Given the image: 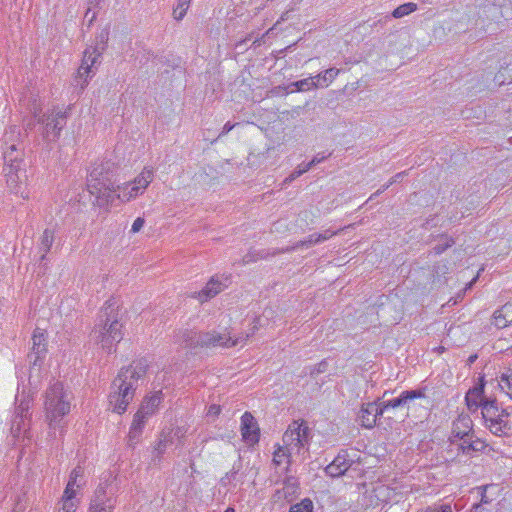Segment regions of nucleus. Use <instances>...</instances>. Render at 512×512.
Returning a JSON list of instances; mask_svg holds the SVG:
<instances>
[{"instance_id":"f257e3e1","label":"nucleus","mask_w":512,"mask_h":512,"mask_svg":"<svg viewBox=\"0 0 512 512\" xmlns=\"http://www.w3.org/2000/svg\"><path fill=\"white\" fill-rule=\"evenodd\" d=\"M121 320L122 315L117 301L114 299L106 301L99 312L91 337L108 354L115 351L117 343L123 338Z\"/></svg>"},{"instance_id":"f03ea898","label":"nucleus","mask_w":512,"mask_h":512,"mask_svg":"<svg viewBox=\"0 0 512 512\" xmlns=\"http://www.w3.org/2000/svg\"><path fill=\"white\" fill-rule=\"evenodd\" d=\"M117 167L111 160L96 161L87 178V188L94 197L93 204L100 208H108L115 201L113 179Z\"/></svg>"},{"instance_id":"7ed1b4c3","label":"nucleus","mask_w":512,"mask_h":512,"mask_svg":"<svg viewBox=\"0 0 512 512\" xmlns=\"http://www.w3.org/2000/svg\"><path fill=\"white\" fill-rule=\"evenodd\" d=\"M146 365L139 361L122 368L111 385L109 406L113 412L122 414L133 400L137 381L145 374Z\"/></svg>"},{"instance_id":"20e7f679","label":"nucleus","mask_w":512,"mask_h":512,"mask_svg":"<svg viewBox=\"0 0 512 512\" xmlns=\"http://www.w3.org/2000/svg\"><path fill=\"white\" fill-rule=\"evenodd\" d=\"M258 329L257 323L253 325L250 332L246 334H239L238 336H231V333L227 329L222 331L211 330L207 332H200L194 334V338H191L190 346H200L205 348H230L237 345H244L246 340L255 333Z\"/></svg>"},{"instance_id":"39448f33","label":"nucleus","mask_w":512,"mask_h":512,"mask_svg":"<svg viewBox=\"0 0 512 512\" xmlns=\"http://www.w3.org/2000/svg\"><path fill=\"white\" fill-rule=\"evenodd\" d=\"M70 396L62 383L56 382L46 392L45 410L46 418L52 428H56L61 419L70 412Z\"/></svg>"},{"instance_id":"423d86ee","label":"nucleus","mask_w":512,"mask_h":512,"mask_svg":"<svg viewBox=\"0 0 512 512\" xmlns=\"http://www.w3.org/2000/svg\"><path fill=\"white\" fill-rule=\"evenodd\" d=\"M98 39L101 46L89 47L84 51L81 65L78 68L77 74L73 80V85L75 87H80L81 91L85 89L89 79L92 78L96 73V64L99 63L98 60L102 54V51L105 49L106 42L108 41V32L103 30L99 34Z\"/></svg>"},{"instance_id":"0eeeda50","label":"nucleus","mask_w":512,"mask_h":512,"mask_svg":"<svg viewBox=\"0 0 512 512\" xmlns=\"http://www.w3.org/2000/svg\"><path fill=\"white\" fill-rule=\"evenodd\" d=\"M154 179L152 167H144L142 171L131 181L118 185L115 188V200L128 203L143 195Z\"/></svg>"},{"instance_id":"6e6552de","label":"nucleus","mask_w":512,"mask_h":512,"mask_svg":"<svg viewBox=\"0 0 512 512\" xmlns=\"http://www.w3.org/2000/svg\"><path fill=\"white\" fill-rule=\"evenodd\" d=\"M482 417L486 427L494 435L501 436L510 430L509 416L507 409H500L495 399L486 402L481 409Z\"/></svg>"},{"instance_id":"1a4fd4ad","label":"nucleus","mask_w":512,"mask_h":512,"mask_svg":"<svg viewBox=\"0 0 512 512\" xmlns=\"http://www.w3.org/2000/svg\"><path fill=\"white\" fill-rule=\"evenodd\" d=\"M282 441L290 454L304 456L308 451L309 428L303 423L294 421L285 431Z\"/></svg>"},{"instance_id":"9d476101","label":"nucleus","mask_w":512,"mask_h":512,"mask_svg":"<svg viewBox=\"0 0 512 512\" xmlns=\"http://www.w3.org/2000/svg\"><path fill=\"white\" fill-rule=\"evenodd\" d=\"M66 118V112L59 109H53L49 114L43 115L39 119V122L44 125L43 137L47 141H55L66 124Z\"/></svg>"},{"instance_id":"9b49d317","label":"nucleus","mask_w":512,"mask_h":512,"mask_svg":"<svg viewBox=\"0 0 512 512\" xmlns=\"http://www.w3.org/2000/svg\"><path fill=\"white\" fill-rule=\"evenodd\" d=\"M116 499L109 495L106 485H99L91 499L88 512H113Z\"/></svg>"},{"instance_id":"f8f14e48","label":"nucleus","mask_w":512,"mask_h":512,"mask_svg":"<svg viewBox=\"0 0 512 512\" xmlns=\"http://www.w3.org/2000/svg\"><path fill=\"white\" fill-rule=\"evenodd\" d=\"M381 415H383V412L379 402H371L362 405L357 421L362 427L371 429L375 426L377 418Z\"/></svg>"},{"instance_id":"ddd939ff","label":"nucleus","mask_w":512,"mask_h":512,"mask_svg":"<svg viewBox=\"0 0 512 512\" xmlns=\"http://www.w3.org/2000/svg\"><path fill=\"white\" fill-rule=\"evenodd\" d=\"M484 387V377H481L480 383L469 389L466 393L465 401L471 412L477 411L478 408L482 409L484 404L491 400L484 395Z\"/></svg>"},{"instance_id":"4468645a","label":"nucleus","mask_w":512,"mask_h":512,"mask_svg":"<svg viewBox=\"0 0 512 512\" xmlns=\"http://www.w3.org/2000/svg\"><path fill=\"white\" fill-rule=\"evenodd\" d=\"M27 411L28 404L24 403H21L15 411V415L11 423V434L16 440H19L21 437H24L28 432L29 423L26 419L25 414V412Z\"/></svg>"},{"instance_id":"2eb2a0df","label":"nucleus","mask_w":512,"mask_h":512,"mask_svg":"<svg viewBox=\"0 0 512 512\" xmlns=\"http://www.w3.org/2000/svg\"><path fill=\"white\" fill-rule=\"evenodd\" d=\"M228 278H219L218 276L212 277L206 286L199 292H196L193 297L197 298L201 302H205L213 297H215L217 294H219L221 291H223L227 286Z\"/></svg>"},{"instance_id":"dca6fc26","label":"nucleus","mask_w":512,"mask_h":512,"mask_svg":"<svg viewBox=\"0 0 512 512\" xmlns=\"http://www.w3.org/2000/svg\"><path fill=\"white\" fill-rule=\"evenodd\" d=\"M241 433L243 439L249 444H255L259 441V428L249 412H245L241 417Z\"/></svg>"},{"instance_id":"f3484780","label":"nucleus","mask_w":512,"mask_h":512,"mask_svg":"<svg viewBox=\"0 0 512 512\" xmlns=\"http://www.w3.org/2000/svg\"><path fill=\"white\" fill-rule=\"evenodd\" d=\"M3 173L6 177V183L11 191L19 193L21 184L26 178L25 171L20 167H3Z\"/></svg>"},{"instance_id":"a211bd4d","label":"nucleus","mask_w":512,"mask_h":512,"mask_svg":"<svg viewBox=\"0 0 512 512\" xmlns=\"http://www.w3.org/2000/svg\"><path fill=\"white\" fill-rule=\"evenodd\" d=\"M46 348V335L45 332L39 328L35 329L32 336V351L29 355L30 358L34 357L33 365L45 356Z\"/></svg>"},{"instance_id":"6ab92c4d","label":"nucleus","mask_w":512,"mask_h":512,"mask_svg":"<svg viewBox=\"0 0 512 512\" xmlns=\"http://www.w3.org/2000/svg\"><path fill=\"white\" fill-rule=\"evenodd\" d=\"M414 397H422V394L419 391H402L398 397L386 401H379V404L384 413L389 408H404V405L408 404Z\"/></svg>"},{"instance_id":"aec40b11","label":"nucleus","mask_w":512,"mask_h":512,"mask_svg":"<svg viewBox=\"0 0 512 512\" xmlns=\"http://www.w3.org/2000/svg\"><path fill=\"white\" fill-rule=\"evenodd\" d=\"M3 149L4 167L9 166L17 168L22 166L23 153L16 143L8 144V142H5Z\"/></svg>"},{"instance_id":"412c9836","label":"nucleus","mask_w":512,"mask_h":512,"mask_svg":"<svg viewBox=\"0 0 512 512\" xmlns=\"http://www.w3.org/2000/svg\"><path fill=\"white\" fill-rule=\"evenodd\" d=\"M84 485V469L78 465L70 473L68 483L63 493L77 496V493Z\"/></svg>"},{"instance_id":"4be33fe9","label":"nucleus","mask_w":512,"mask_h":512,"mask_svg":"<svg viewBox=\"0 0 512 512\" xmlns=\"http://www.w3.org/2000/svg\"><path fill=\"white\" fill-rule=\"evenodd\" d=\"M471 432L472 420L468 416H460L453 422L451 442L454 443V439L467 438Z\"/></svg>"},{"instance_id":"5701e85b","label":"nucleus","mask_w":512,"mask_h":512,"mask_svg":"<svg viewBox=\"0 0 512 512\" xmlns=\"http://www.w3.org/2000/svg\"><path fill=\"white\" fill-rule=\"evenodd\" d=\"M350 467L346 453L338 454L335 459L325 468L327 475L331 477H339L343 475Z\"/></svg>"},{"instance_id":"b1692460","label":"nucleus","mask_w":512,"mask_h":512,"mask_svg":"<svg viewBox=\"0 0 512 512\" xmlns=\"http://www.w3.org/2000/svg\"><path fill=\"white\" fill-rule=\"evenodd\" d=\"M493 324L497 328H505L512 324V303H506L494 312Z\"/></svg>"},{"instance_id":"393cba45","label":"nucleus","mask_w":512,"mask_h":512,"mask_svg":"<svg viewBox=\"0 0 512 512\" xmlns=\"http://www.w3.org/2000/svg\"><path fill=\"white\" fill-rule=\"evenodd\" d=\"M161 401H162V392L157 391L152 396L145 399L138 410L141 413H143L146 417L149 418L156 412Z\"/></svg>"},{"instance_id":"a878e982","label":"nucleus","mask_w":512,"mask_h":512,"mask_svg":"<svg viewBox=\"0 0 512 512\" xmlns=\"http://www.w3.org/2000/svg\"><path fill=\"white\" fill-rule=\"evenodd\" d=\"M340 69L337 68H329L325 70L323 73H320L314 77L316 89L317 88H326L328 87L335 78L339 75Z\"/></svg>"},{"instance_id":"bb28decb","label":"nucleus","mask_w":512,"mask_h":512,"mask_svg":"<svg viewBox=\"0 0 512 512\" xmlns=\"http://www.w3.org/2000/svg\"><path fill=\"white\" fill-rule=\"evenodd\" d=\"M499 389L512 400V368H507L497 378Z\"/></svg>"},{"instance_id":"cd10ccee","label":"nucleus","mask_w":512,"mask_h":512,"mask_svg":"<svg viewBox=\"0 0 512 512\" xmlns=\"http://www.w3.org/2000/svg\"><path fill=\"white\" fill-rule=\"evenodd\" d=\"M458 450L465 455H471L472 452L481 451L484 449L485 444L481 440H471V436L461 439Z\"/></svg>"},{"instance_id":"c85d7f7f","label":"nucleus","mask_w":512,"mask_h":512,"mask_svg":"<svg viewBox=\"0 0 512 512\" xmlns=\"http://www.w3.org/2000/svg\"><path fill=\"white\" fill-rule=\"evenodd\" d=\"M55 232L52 229H45L40 237L39 250L42 252L41 260H44L46 254L50 251L54 242Z\"/></svg>"},{"instance_id":"c756f323","label":"nucleus","mask_w":512,"mask_h":512,"mask_svg":"<svg viewBox=\"0 0 512 512\" xmlns=\"http://www.w3.org/2000/svg\"><path fill=\"white\" fill-rule=\"evenodd\" d=\"M288 93H293L295 91L304 92L312 89H316L314 77H308L299 81L292 82L287 87Z\"/></svg>"},{"instance_id":"7c9ffc66","label":"nucleus","mask_w":512,"mask_h":512,"mask_svg":"<svg viewBox=\"0 0 512 512\" xmlns=\"http://www.w3.org/2000/svg\"><path fill=\"white\" fill-rule=\"evenodd\" d=\"M79 499L74 495L64 494L59 502L58 512H76Z\"/></svg>"},{"instance_id":"2f4dec72","label":"nucleus","mask_w":512,"mask_h":512,"mask_svg":"<svg viewBox=\"0 0 512 512\" xmlns=\"http://www.w3.org/2000/svg\"><path fill=\"white\" fill-rule=\"evenodd\" d=\"M292 456L293 455L290 454L289 451L283 445H279L278 448L274 452L273 463L276 466H280V465H282L284 463L289 465L290 462H291V457Z\"/></svg>"},{"instance_id":"473e14b6","label":"nucleus","mask_w":512,"mask_h":512,"mask_svg":"<svg viewBox=\"0 0 512 512\" xmlns=\"http://www.w3.org/2000/svg\"><path fill=\"white\" fill-rule=\"evenodd\" d=\"M418 6L416 3L408 2L404 3L397 8H395L392 12V16L394 18H402L404 16H407L417 10Z\"/></svg>"},{"instance_id":"72a5a7b5","label":"nucleus","mask_w":512,"mask_h":512,"mask_svg":"<svg viewBox=\"0 0 512 512\" xmlns=\"http://www.w3.org/2000/svg\"><path fill=\"white\" fill-rule=\"evenodd\" d=\"M191 0H177V4L173 9V15L176 20H181L186 15Z\"/></svg>"},{"instance_id":"f704fd0d","label":"nucleus","mask_w":512,"mask_h":512,"mask_svg":"<svg viewBox=\"0 0 512 512\" xmlns=\"http://www.w3.org/2000/svg\"><path fill=\"white\" fill-rule=\"evenodd\" d=\"M309 169L305 168V164L299 165L288 177H286L281 183V188L287 187L291 182H293L296 178L300 177L304 173L308 172Z\"/></svg>"},{"instance_id":"c9c22d12","label":"nucleus","mask_w":512,"mask_h":512,"mask_svg":"<svg viewBox=\"0 0 512 512\" xmlns=\"http://www.w3.org/2000/svg\"><path fill=\"white\" fill-rule=\"evenodd\" d=\"M316 244H319V240H318L317 234L314 233V234L309 235L305 240L297 242L293 247H291V249H287L286 251L296 250V249H299L302 247L309 248Z\"/></svg>"},{"instance_id":"e433bc0d","label":"nucleus","mask_w":512,"mask_h":512,"mask_svg":"<svg viewBox=\"0 0 512 512\" xmlns=\"http://www.w3.org/2000/svg\"><path fill=\"white\" fill-rule=\"evenodd\" d=\"M313 503L310 499L305 498L300 503L292 505L289 512H312Z\"/></svg>"},{"instance_id":"4c0bfd02","label":"nucleus","mask_w":512,"mask_h":512,"mask_svg":"<svg viewBox=\"0 0 512 512\" xmlns=\"http://www.w3.org/2000/svg\"><path fill=\"white\" fill-rule=\"evenodd\" d=\"M454 240L451 237L448 236H441V243L437 244L433 250L435 254L439 255L442 254L446 249L451 247L454 244Z\"/></svg>"},{"instance_id":"58836bf2","label":"nucleus","mask_w":512,"mask_h":512,"mask_svg":"<svg viewBox=\"0 0 512 512\" xmlns=\"http://www.w3.org/2000/svg\"><path fill=\"white\" fill-rule=\"evenodd\" d=\"M406 172H400V173H397L395 176H393L387 184H385L381 189L377 190L373 195L370 196L369 200H371L372 198L380 195L381 193H383L386 189H388L391 185H393L394 183L396 182H399L400 180L403 179V177L405 176Z\"/></svg>"},{"instance_id":"ea45409f","label":"nucleus","mask_w":512,"mask_h":512,"mask_svg":"<svg viewBox=\"0 0 512 512\" xmlns=\"http://www.w3.org/2000/svg\"><path fill=\"white\" fill-rule=\"evenodd\" d=\"M148 417H146L143 413H141L139 410L135 413L131 427L138 428L143 431V428L145 426L146 420Z\"/></svg>"},{"instance_id":"a19ab883","label":"nucleus","mask_w":512,"mask_h":512,"mask_svg":"<svg viewBox=\"0 0 512 512\" xmlns=\"http://www.w3.org/2000/svg\"><path fill=\"white\" fill-rule=\"evenodd\" d=\"M142 434V430L138 428L130 427L129 434H128V445L130 447L135 446L140 439V436Z\"/></svg>"},{"instance_id":"79ce46f5","label":"nucleus","mask_w":512,"mask_h":512,"mask_svg":"<svg viewBox=\"0 0 512 512\" xmlns=\"http://www.w3.org/2000/svg\"><path fill=\"white\" fill-rule=\"evenodd\" d=\"M415 391H419L422 394V397H414L413 399H411V401L408 404H405L404 408H406L408 411H410V410H412V409H414L416 407V401L417 400L420 401V404L422 402H425L426 404H428V402H429L427 397H426L424 389H416Z\"/></svg>"},{"instance_id":"37998d69","label":"nucleus","mask_w":512,"mask_h":512,"mask_svg":"<svg viewBox=\"0 0 512 512\" xmlns=\"http://www.w3.org/2000/svg\"><path fill=\"white\" fill-rule=\"evenodd\" d=\"M341 230L342 229L332 230V229L329 228V229L324 230L321 233H316L317 237H318V240H319V243L324 242V241L330 239L334 235H337Z\"/></svg>"},{"instance_id":"c03bdc74","label":"nucleus","mask_w":512,"mask_h":512,"mask_svg":"<svg viewBox=\"0 0 512 512\" xmlns=\"http://www.w3.org/2000/svg\"><path fill=\"white\" fill-rule=\"evenodd\" d=\"M423 512H453L449 504L427 507Z\"/></svg>"},{"instance_id":"a18cd8bd","label":"nucleus","mask_w":512,"mask_h":512,"mask_svg":"<svg viewBox=\"0 0 512 512\" xmlns=\"http://www.w3.org/2000/svg\"><path fill=\"white\" fill-rule=\"evenodd\" d=\"M326 158H327V156L324 154L323 155L317 154L312 158V160L310 162L305 164V168H308L310 170L313 166L323 162Z\"/></svg>"},{"instance_id":"49530a36","label":"nucleus","mask_w":512,"mask_h":512,"mask_svg":"<svg viewBox=\"0 0 512 512\" xmlns=\"http://www.w3.org/2000/svg\"><path fill=\"white\" fill-rule=\"evenodd\" d=\"M144 224H145L144 218H142V217L136 218L132 224L131 232L132 233L139 232L143 228Z\"/></svg>"},{"instance_id":"de8ad7c7","label":"nucleus","mask_w":512,"mask_h":512,"mask_svg":"<svg viewBox=\"0 0 512 512\" xmlns=\"http://www.w3.org/2000/svg\"><path fill=\"white\" fill-rule=\"evenodd\" d=\"M221 412V408L217 404H212L209 406L207 410V416L208 417H217Z\"/></svg>"},{"instance_id":"09e8293b","label":"nucleus","mask_w":512,"mask_h":512,"mask_svg":"<svg viewBox=\"0 0 512 512\" xmlns=\"http://www.w3.org/2000/svg\"><path fill=\"white\" fill-rule=\"evenodd\" d=\"M494 81L497 85L501 86L503 84H505L506 82V78L504 76V73L502 71H499L495 77H494Z\"/></svg>"},{"instance_id":"8fccbe9b","label":"nucleus","mask_w":512,"mask_h":512,"mask_svg":"<svg viewBox=\"0 0 512 512\" xmlns=\"http://www.w3.org/2000/svg\"><path fill=\"white\" fill-rule=\"evenodd\" d=\"M236 126V124H231L230 122H227L223 128H222V131L221 133L219 134L218 138L228 134L234 127Z\"/></svg>"},{"instance_id":"3c124183","label":"nucleus","mask_w":512,"mask_h":512,"mask_svg":"<svg viewBox=\"0 0 512 512\" xmlns=\"http://www.w3.org/2000/svg\"><path fill=\"white\" fill-rule=\"evenodd\" d=\"M165 447H166L165 441L160 440L156 447V450L158 451L159 454H162L165 451Z\"/></svg>"},{"instance_id":"603ef678","label":"nucleus","mask_w":512,"mask_h":512,"mask_svg":"<svg viewBox=\"0 0 512 512\" xmlns=\"http://www.w3.org/2000/svg\"><path fill=\"white\" fill-rule=\"evenodd\" d=\"M325 367H326V363H325V362H321V363L318 365L317 372H318V373L324 372V371H325Z\"/></svg>"},{"instance_id":"864d4df0","label":"nucleus","mask_w":512,"mask_h":512,"mask_svg":"<svg viewBox=\"0 0 512 512\" xmlns=\"http://www.w3.org/2000/svg\"><path fill=\"white\" fill-rule=\"evenodd\" d=\"M287 15H288V11L283 13L280 17V19L278 20L277 24L280 22V21H284L287 19Z\"/></svg>"},{"instance_id":"5fc2aeb1","label":"nucleus","mask_w":512,"mask_h":512,"mask_svg":"<svg viewBox=\"0 0 512 512\" xmlns=\"http://www.w3.org/2000/svg\"><path fill=\"white\" fill-rule=\"evenodd\" d=\"M476 358H477V356H476V355H472V356H470V357H469V362H470V363L474 362Z\"/></svg>"},{"instance_id":"6e6d98bb","label":"nucleus","mask_w":512,"mask_h":512,"mask_svg":"<svg viewBox=\"0 0 512 512\" xmlns=\"http://www.w3.org/2000/svg\"><path fill=\"white\" fill-rule=\"evenodd\" d=\"M245 42H246V39H245V40H242V41H240V42H238V43L236 44V47H240V46H241L243 43H245Z\"/></svg>"},{"instance_id":"4d7b16f0","label":"nucleus","mask_w":512,"mask_h":512,"mask_svg":"<svg viewBox=\"0 0 512 512\" xmlns=\"http://www.w3.org/2000/svg\"><path fill=\"white\" fill-rule=\"evenodd\" d=\"M225 512H234V509H233V508H231V507H228V508L225 510Z\"/></svg>"}]
</instances>
